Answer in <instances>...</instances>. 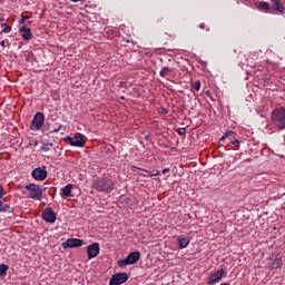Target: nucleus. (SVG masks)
I'll list each match as a JSON object with an SVG mask.
<instances>
[{
  "mask_svg": "<svg viewBox=\"0 0 285 285\" xmlns=\"http://www.w3.org/2000/svg\"><path fill=\"white\" fill-rule=\"evenodd\" d=\"M272 124L278 128V130H285V108L278 107L272 111Z\"/></svg>",
  "mask_w": 285,
  "mask_h": 285,
  "instance_id": "obj_1",
  "label": "nucleus"
},
{
  "mask_svg": "<svg viewBox=\"0 0 285 285\" xmlns=\"http://www.w3.org/2000/svg\"><path fill=\"white\" fill-rule=\"evenodd\" d=\"M94 188L98 190V193H108V190L115 188V181L108 177H101L95 180Z\"/></svg>",
  "mask_w": 285,
  "mask_h": 285,
  "instance_id": "obj_2",
  "label": "nucleus"
},
{
  "mask_svg": "<svg viewBox=\"0 0 285 285\" xmlns=\"http://www.w3.org/2000/svg\"><path fill=\"white\" fill-rule=\"evenodd\" d=\"M87 139L88 138L83 134L77 132L73 135V137L67 136L65 141L75 148H83L86 146Z\"/></svg>",
  "mask_w": 285,
  "mask_h": 285,
  "instance_id": "obj_3",
  "label": "nucleus"
},
{
  "mask_svg": "<svg viewBox=\"0 0 285 285\" xmlns=\"http://www.w3.org/2000/svg\"><path fill=\"white\" fill-rule=\"evenodd\" d=\"M24 189L28 191L30 199H37L38 202H41L43 197V188L39 187V185L29 184L24 187Z\"/></svg>",
  "mask_w": 285,
  "mask_h": 285,
  "instance_id": "obj_4",
  "label": "nucleus"
},
{
  "mask_svg": "<svg viewBox=\"0 0 285 285\" xmlns=\"http://www.w3.org/2000/svg\"><path fill=\"white\" fill-rule=\"evenodd\" d=\"M141 259V253L131 252L125 259L118 261L119 268H124V266H130L132 264H137Z\"/></svg>",
  "mask_w": 285,
  "mask_h": 285,
  "instance_id": "obj_5",
  "label": "nucleus"
},
{
  "mask_svg": "<svg viewBox=\"0 0 285 285\" xmlns=\"http://www.w3.org/2000/svg\"><path fill=\"white\" fill-rule=\"evenodd\" d=\"M43 121H46V116L43 112H37L31 121V130H41L43 127Z\"/></svg>",
  "mask_w": 285,
  "mask_h": 285,
  "instance_id": "obj_6",
  "label": "nucleus"
},
{
  "mask_svg": "<svg viewBox=\"0 0 285 285\" xmlns=\"http://www.w3.org/2000/svg\"><path fill=\"white\" fill-rule=\"evenodd\" d=\"M41 218L47 224H55V222H57V214L53 213L52 207H47L46 210L41 214Z\"/></svg>",
  "mask_w": 285,
  "mask_h": 285,
  "instance_id": "obj_7",
  "label": "nucleus"
},
{
  "mask_svg": "<svg viewBox=\"0 0 285 285\" xmlns=\"http://www.w3.org/2000/svg\"><path fill=\"white\" fill-rule=\"evenodd\" d=\"M128 282V274L126 273H118L114 274L109 281V285H121Z\"/></svg>",
  "mask_w": 285,
  "mask_h": 285,
  "instance_id": "obj_8",
  "label": "nucleus"
},
{
  "mask_svg": "<svg viewBox=\"0 0 285 285\" xmlns=\"http://www.w3.org/2000/svg\"><path fill=\"white\" fill-rule=\"evenodd\" d=\"M83 246V240L79 238H68L62 243V248H79Z\"/></svg>",
  "mask_w": 285,
  "mask_h": 285,
  "instance_id": "obj_9",
  "label": "nucleus"
},
{
  "mask_svg": "<svg viewBox=\"0 0 285 285\" xmlns=\"http://www.w3.org/2000/svg\"><path fill=\"white\" fill-rule=\"evenodd\" d=\"M99 243H92L89 246H87V256L88 259H95L97 255H99Z\"/></svg>",
  "mask_w": 285,
  "mask_h": 285,
  "instance_id": "obj_10",
  "label": "nucleus"
},
{
  "mask_svg": "<svg viewBox=\"0 0 285 285\" xmlns=\"http://www.w3.org/2000/svg\"><path fill=\"white\" fill-rule=\"evenodd\" d=\"M31 176L33 177V179H36V181H43V179L48 177V171H46V169H42L41 167H38L32 170Z\"/></svg>",
  "mask_w": 285,
  "mask_h": 285,
  "instance_id": "obj_11",
  "label": "nucleus"
},
{
  "mask_svg": "<svg viewBox=\"0 0 285 285\" xmlns=\"http://www.w3.org/2000/svg\"><path fill=\"white\" fill-rule=\"evenodd\" d=\"M224 275H226V272L224 271V268L212 273L208 278H207V284H215V282H220L222 277H224Z\"/></svg>",
  "mask_w": 285,
  "mask_h": 285,
  "instance_id": "obj_12",
  "label": "nucleus"
},
{
  "mask_svg": "<svg viewBox=\"0 0 285 285\" xmlns=\"http://www.w3.org/2000/svg\"><path fill=\"white\" fill-rule=\"evenodd\" d=\"M283 261H282V257H278V258H269L268 259V264H267V268L269 271H277V268H282V265H283Z\"/></svg>",
  "mask_w": 285,
  "mask_h": 285,
  "instance_id": "obj_13",
  "label": "nucleus"
},
{
  "mask_svg": "<svg viewBox=\"0 0 285 285\" xmlns=\"http://www.w3.org/2000/svg\"><path fill=\"white\" fill-rule=\"evenodd\" d=\"M176 239L180 249L187 248L188 244H190V238L184 235L176 236Z\"/></svg>",
  "mask_w": 285,
  "mask_h": 285,
  "instance_id": "obj_14",
  "label": "nucleus"
},
{
  "mask_svg": "<svg viewBox=\"0 0 285 285\" xmlns=\"http://www.w3.org/2000/svg\"><path fill=\"white\" fill-rule=\"evenodd\" d=\"M19 32H23L21 37L24 41H30V39H32V30H30V28L23 26L19 29Z\"/></svg>",
  "mask_w": 285,
  "mask_h": 285,
  "instance_id": "obj_15",
  "label": "nucleus"
},
{
  "mask_svg": "<svg viewBox=\"0 0 285 285\" xmlns=\"http://www.w3.org/2000/svg\"><path fill=\"white\" fill-rule=\"evenodd\" d=\"M131 170L135 173V170H141V173H146L148 175V177H158L159 175V170L157 169H154V170H147V169H144V168H139L137 166H131Z\"/></svg>",
  "mask_w": 285,
  "mask_h": 285,
  "instance_id": "obj_16",
  "label": "nucleus"
},
{
  "mask_svg": "<svg viewBox=\"0 0 285 285\" xmlns=\"http://www.w3.org/2000/svg\"><path fill=\"white\" fill-rule=\"evenodd\" d=\"M272 3L276 12H279V14H284L285 8H284V3H282V0H272Z\"/></svg>",
  "mask_w": 285,
  "mask_h": 285,
  "instance_id": "obj_17",
  "label": "nucleus"
},
{
  "mask_svg": "<svg viewBox=\"0 0 285 285\" xmlns=\"http://www.w3.org/2000/svg\"><path fill=\"white\" fill-rule=\"evenodd\" d=\"M62 197H70L71 193H72V185L68 184L67 186H65L62 189Z\"/></svg>",
  "mask_w": 285,
  "mask_h": 285,
  "instance_id": "obj_18",
  "label": "nucleus"
},
{
  "mask_svg": "<svg viewBox=\"0 0 285 285\" xmlns=\"http://www.w3.org/2000/svg\"><path fill=\"white\" fill-rule=\"evenodd\" d=\"M0 213H12V207L3 203V200H0Z\"/></svg>",
  "mask_w": 285,
  "mask_h": 285,
  "instance_id": "obj_19",
  "label": "nucleus"
},
{
  "mask_svg": "<svg viewBox=\"0 0 285 285\" xmlns=\"http://www.w3.org/2000/svg\"><path fill=\"white\" fill-rule=\"evenodd\" d=\"M8 265L0 264V277H6V275H8Z\"/></svg>",
  "mask_w": 285,
  "mask_h": 285,
  "instance_id": "obj_20",
  "label": "nucleus"
},
{
  "mask_svg": "<svg viewBox=\"0 0 285 285\" xmlns=\"http://www.w3.org/2000/svg\"><path fill=\"white\" fill-rule=\"evenodd\" d=\"M258 9L259 10H264L265 12H268V10H271V3H268V2H261L258 4Z\"/></svg>",
  "mask_w": 285,
  "mask_h": 285,
  "instance_id": "obj_21",
  "label": "nucleus"
},
{
  "mask_svg": "<svg viewBox=\"0 0 285 285\" xmlns=\"http://www.w3.org/2000/svg\"><path fill=\"white\" fill-rule=\"evenodd\" d=\"M170 72H173V70H170V68L164 67V68L160 70L159 75H160V77H168V75H170Z\"/></svg>",
  "mask_w": 285,
  "mask_h": 285,
  "instance_id": "obj_22",
  "label": "nucleus"
},
{
  "mask_svg": "<svg viewBox=\"0 0 285 285\" xmlns=\"http://www.w3.org/2000/svg\"><path fill=\"white\" fill-rule=\"evenodd\" d=\"M2 32H4V35H8L10 32H12V27L8 26L7 23H2Z\"/></svg>",
  "mask_w": 285,
  "mask_h": 285,
  "instance_id": "obj_23",
  "label": "nucleus"
},
{
  "mask_svg": "<svg viewBox=\"0 0 285 285\" xmlns=\"http://www.w3.org/2000/svg\"><path fill=\"white\" fill-rule=\"evenodd\" d=\"M52 142H47V144H43L40 148V150H43L45 153H48V150H50L52 148Z\"/></svg>",
  "mask_w": 285,
  "mask_h": 285,
  "instance_id": "obj_24",
  "label": "nucleus"
},
{
  "mask_svg": "<svg viewBox=\"0 0 285 285\" xmlns=\"http://www.w3.org/2000/svg\"><path fill=\"white\" fill-rule=\"evenodd\" d=\"M193 88H194V90H196V92H199V90H202V81L196 80V81L193 83Z\"/></svg>",
  "mask_w": 285,
  "mask_h": 285,
  "instance_id": "obj_25",
  "label": "nucleus"
},
{
  "mask_svg": "<svg viewBox=\"0 0 285 285\" xmlns=\"http://www.w3.org/2000/svg\"><path fill=\"white\" fill-rule=\"evenodd\" d=\"M235 135H236V134H235V131H233V130H228V131L225 132V137H227V138H228V137H235Z\"/></svg>",
  "mask_w": 285,
  "mask_h": 285,
  "instance_id": "obj_26",
  "label": "nucleus"
},
{
  "mask_svg": "<svg viewBox=\"0 0 285 285\" xmlns=\"http://www.w3.org/2000/svg\"><path fill=\"white\" fill-rule=\"evenodd\" d=\"M26 21H28V17L21 16V19L19 20V23H20L21 26H23V23H26Z\"/></svg>",
  "mask_w": 285,
  "mask_h": 285,
  "instance_id": "obj_27",
  "label": "nucleus"
},
{
  "mask_svg": "<svg viewBox=\"0 0 285 285\" xmlns=\"http://www.w3.org/2000/svg\"><path fill=\"white\" fill-rule=\"evenodd\" d=\"M232 144H233V146H235L236 148H239L240 141H239V139H235V140H232Z\"/></svg>",
  "mask_w": 285,
  "mask_h": 285,
  "instance_id": "obj_28",
  "label": "nucleus"
},
{
  "mask_svg": "<svg viewBox=\"0 0 285 285\" xmlns=\"http://www.w3.org/2000/svg\"><path fill=\"white\" fill-rule=\"evenodd\" d=\"M178 135L184 136L186 135V128H180L177 130Z\"/></svg>",
  "mask_w": 285,
  "mask_h": 285,
  "instance_id": "obj_29",
  "label": "nucleus"
},
{
  "mask_svg": "<svg viewBox=\"0 0 285 285\" xmlns=\"http://www.w3.org/2000/svg\"><path fill=\"white\" fill-rule=\"evenodd\" d=\"M4 193H6V190L3 189V186L0 185V199L3 198Z\"/></svg>",
  "mask_w": 285,
  "mask_h": 285,
  "instance_id": "obj_30",
  "label": "nucleus"
},
{
  "mask_svg": "<svg viewBox=\"0 0 285 285\" xmlns=\"http://www.w3.org/2000/svg\"><path fill=\"white\" fill-rule=\"evenodd\" d=\"M59 130H61V125H59L58 128L52 129L50 132H59Z\"/></svg>",
  "mask_w": 285,
  "mask_h": 285,
  "instance_id": "obj_31",
  "label": "nucleus"
},
{
  "mask_svg": "<svg viewBox=\"0 0 285 285\" xmlns=\"http://www.w3.org/2000/svg\"><path fill=\"white\" fill-rule=\"evenodd\" d=\"M166 173H170V168L163 169V175H166Z\"/></svg>",
  "mask_w": 285,
  "mask_h": 285,
  "instance_id": "obj_32",
  "label": "nucleus"
},
{
  "mask_svg": "<svg viewBox=\"0 0 285 285\" xmlns=\"http://www.w3.org/2000/svg\"><path fill=\"white\" fill-rule=\"evenodd\" d=\"M0 46H1L2 48H6V40H2V41L0 42Z\"/></svg>",
  "mask_w": 285,
  "mask_h": 285,
  "instance_id": "obj_33",
  "label": "nucleus"
},
{
  "mask_svg": "<svg viewBox=\"0 0 285 285\" xmlns=\"http://www.w3.org/2000/svg\"><path fill=\"white\" fill-rule=\"evenodd\" d=\"M199 28H200L202 30H204V28H206V23H200V24H199Z\"/></svg>",
  "mask_w": 285,
  "mask_h": 285,
  "instance_id": "obj_34",
  "label": "nucleus"
},
{
  "mask_svg": "<svg viewBox=\"0 0 285 285\" xmlns=\"http://www.w3.org/2000/svg\"><path fill=\"white\" fill-rule=\"evenodd\" d=\"M224 139H228V138L226 137V134H224V136L220 138V141H224Z\"/></svg>",
  "mask_w": 285,
  "mask_h": 285,
  "instance_id": "obj_35",
  "label": "nucleus"
},
{
  "mask_svg": "<svg viewBox=\"0 0 285 285\" xmlns=\"http://www.w3.org/2000/svg\"><path fill=\"white\" fill-rule=\"evenodd\" d=\"M140 175V177H150V176H148V174H139Z\"/></svg>",
  "mask_w": 285,
  "mask_h": 285,
  "instance_id": "obj_36",
  "label": "nucleus"
},
{
  "mask_svg": "<svg viewBox=\"0 0 285 285\" xmlns=\"http://www.w3.org/2000/svg\"><path fill=\"white\" fill-rule=\"evenodd\" d=\"M70 1H72L73 3H77L79 0H70Z\"/></svg>",
  "mask_w": 285,
  "mask_h": 285,
  "instance_id": "obj_37",
  "label": "nucleus"
}]
</instances>
